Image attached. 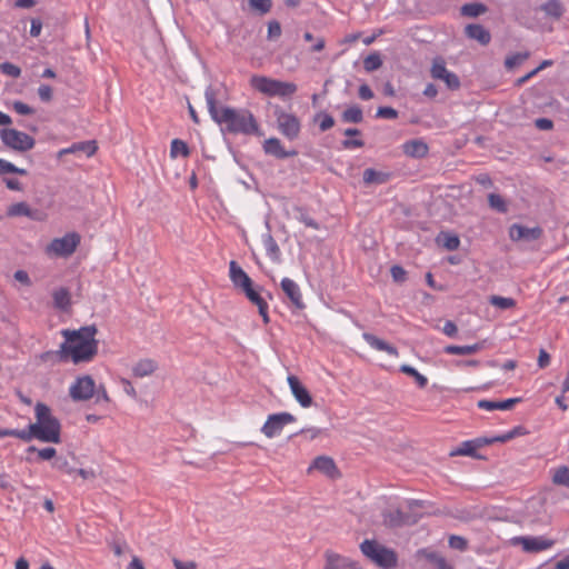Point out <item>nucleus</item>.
<instances>
[{
	"label": "nucleus",
	"instance_id": "9",
	"mask_svg": "<svg viewBox=\"0 0 569 569\" xmlns=\"http://www.w3.org/2000/svg\"><path fill=\"white\" fill-rule=\"evenodd\" d=\"M430 76L435 80L445 82L449 90H458L461 86L459 77L447 69L446 62L441 57L432 60Z\"/></svg>",
	"mask_w": 569,
	"mask_h": 569
},
{
	"label": "nucleus",
	"instance_id": "42",
	"mask_svg": "<svg viewBox=\"0 0 569 569\" xmlns=\"http://www.w3.org/2000/svg\"><path fill=\"white\" fill-rule=\"evenodd\" d=\"M488 202L491 209L506 213L508 211V204L506 200L498 193H490L488 196Z\"/></svg>",
	"mask_w": 569,
	"mask_h": 569
},
{
	"label": "nucleus",
	"instance_id": "4",
	"mask_svg": "<svg viewBox=\"0 0 569 569\" xmlns=\"http://www.w3.org/2000/svg\"><path fill=\"white\" fill-rule=\"evenodd\" d=\"M250 86L269 97L286 98L296 93L297 86L293 82L280 81L264 76L254 74L250 78Z\"/></svg>",
	"mask_w": 569,
	"mask_h": 569
},
{
	"label": "nucleus",
	"instance_id": "16",
	"mask_svg": "<svg viewBox=\"0 0 569 569\" xmlns=\"http://www.w3.org/2000/svg\"><path fill=\"white\" fill-rule=\"evenodd\" d=\"M229 277L233 286L242 291L253 284L251 278L233 260L229 263Z\"/></svg>",
	"mask_w": 569,
	"mask_h": 569
},
{
	"label": "nucleus",
	"instance_id": "20",
	"mask_svg": "<svg viewBox=\"0 0 569 569\" xmlns=\"http://www.w3.org/2000/svg\"><path fill=\"white\" fill-rule=\"evenodd\" d=\"M263 151L267 154L273 156L277 159H286L295 157L297 151H286L281 141L278 138H269L263 142Z\"/></svg>",
	"mask_w": 569,
	"mask_h": 569
},
{
	"label": "nucleus",
	"instance_id": "49",
	"mask_svg": "<svg viewBox=\"0 0 569 569\" xmlns=\"http://www.w3.org/2000/svg\"><path fill=\"white\" fill-rule=\"evenodd\" d=\"M40 360L43 362H57L66 359L64 352H62V346L58 351H46L39 356Z\"/></svg>",
	"mask_w": 569,
	"mask_h": 569
},
{
	"label": "nucleus",
	"instance_id": "12",
	"mask_svg": "<svg viewBox=\"0 0 569 569\" xmlns=\"http://www.w3.org/2000/svg\"><path fill=\"white\" fill-rule=\"evenodd\" d=\"M512 543L515 546H521L526 552H540L550 549L555 545V541L542 536H519L512 538Z\"/></svg>",
	"mask_w": 569,
	"mask_h": 569
},
{
	"label": "nucleus",
	"instance_id": "25",
	"mask_svg": "<svg viewBox=\"0 0 569 569\" xmlns=\"http://www.w3.org/2000/svg\"><path fill=\"white\" fill-rule=\"evenodd\" d=\"M520 401V398H510L501 401L493 400H479L478 408L492 411V410H510L516 403Z\"/></svg>",
	"mask_w": 569,
	"mask_h": 569
},
{
	"label": "nucleus",
	"instance_id": "29",
	"mask_svg": "<svg viewBox=\"0 0 569 569\" xmlns=\"http://www.w3.org/2000/svg\"><path fill=\"white\" fill-rule=\"evenodd\" d=\"M403 152L412 158H422L428 153V146L421 140H410L402 146Z\"/></svg>",
	"mask_w": 569,
	"mask_h": 569
},
{
	"label": "nucleus",
	"instance_id": "37",
	"mask_svg": "<svg viewBox=\"0 0 569 569\" xmlns=\"http://www.w3.org/2000/svg\"><path fill=\"white\" fill-rule=\"evenodd\" d=\"M387 179H388L387 173L376 171L375 169L368 168L363 171V182L367 184H371V183L381 184V183H385L387 181Z\"/></svg>",
	"mask_w": 569,
	"mask_h": 569
},
{
	"label": "nucleus",
	"instance_id": "19",
	"mask_svg": "<svg viewBox=\"0 0 569 569\" xmlns=\"http://www.w3.org/2000/svg\"><path fill=\"white\" fill-rule=\"evenodd\" d=\"M310 469H316L332 479L338 478L340 476L336 462L333 461L332 458L327 456L317 457L313 460V463L310 467Z\"/></svg>",
	"mask_w": 569,
	"mask_h": 569
},
{
	"label": "nucleus",
	"instance_id": "23",
	"mask_svg": "<svg viewBox=\"0 0 569 569\" xmlns=\"http://www.w3.org/2000/svg\"><path fill=\"white\" fill-rule=\"evenodd\" d=\"M465 34L469 39L476 40L482 46H487L491 40L490 32L485 27L477 23L466 26Z\"/></svg>",
	"mask_w": 569,
	"mask_h": 569
},
{
	"label": "nucleus",
	"instance_id": "64",
	"mask_svg": "<svg viewBox=\"0 0 569 569\" xmlns=\"http://www.w3.org/2000/svg\"><path fill=\"white\" fill-rule=\"evenodd\" d=\"M550 363V356L549 353L545 350V349H541L539 351V357H538V366L539 368H546L548 367Z\"/></svg>",
	"mask_w": 569,
	"mask_h": 569
},
{
	"label": "nucleus",
	"instance_id": "44",
	"mask_svg": "<svg viewBox=\"0 0 569 569\" xmlns=\"http://www.w3.org/2000/svg\"><path fill=\"white\" fill-rule=\"evenodd\" d=\"M489 302L502 310L510 309L516 306V301L512 298L491 296Z\"/></svg>",
	"mask_w": 569,
	"mask_h": 569
},
{
	"label": "nucleus",
	"instance_id": "5",
	"mask_svg": "<svg viewBox=\"0 0 569 569\" xmlns=\"http://www.w3.org/2000/svg\"><path fill=\"white\" fill-rule=\"evenodd\" d=\"M81 242L78 232H68L61 238H54L46 248L44 253L49 258H69L74 253Z\"/></svg>",
	"mask_w": 569,
	"mask_h": 569
},
{
	"label": "nucleus",
	"instance_id": "2",
	"mask_svg": "<svg viewBox=\"0 0 569 569\" xmlns=\"http://www.w3.org/2000/svg\"><path fill=\"white\" fill-rule=\"evenodd\" d=\"M96 333V326H87L73 331L63 330L66 342L62 343V352H64V357L70 356L74 363L92 360L98 352Z\"/></svg>",
	"mask_w": 569,
	"mask_h": 569
},
{
	"label": "nucleus",
	"instance_id": "17",
	"mask_svg": "<svg viewBox=\"0 0 569 569\" xmlns=\"http://www.w3.org/2000/svg\"><path fill=\"white\" fill-rule=\"evenodd\" d=\"M7 214L9 217H28L31 220L42 221L43 213L40 210L31 209L27 202H17L8 208Z\"/></svg>",
	"mask_w": 569,
	"mask_h": 569
},
{
	"label": "nucleus",
	"instance_id": "26",
	"mask_svg": "<svg viewBox=\"0 0 569 569\" xmlns=\"http://www.w3.org/2000/svg\"><path fill=\"white\" fill-rule=\"evenodd\" d=\"M325 569H361L356 562L333 553H327Z\"/></svg>",
	"mask_w": 569,
	"mask_h": 569
},
{
	"label": "nucleus",
	"instance_id": "33",
	"mask_svg": "<svg viewBox=\"0 0 569 569\" xmlns=\"http://www.w3.org/2000/svg\"><path fill=\"white\" fill-rule=\"evenodd\" d=\"M3 436H11L23 441H31L32 439H37L38 431L32 430V423L28 426L27 429H8L2 432Z\"/></svg>",
	"mask_w": 569,
	"mask_h": 569
},
{
	"label": "nucleus",
	"instance_id": "57",
	"mask_svg": "<svg viewBox=\"0 0 569 569\" xmlns=\"http://www.w3.org/2000/svg\"><path fill=\"white\" fill-rule=\"evenodd\" d=\"M38 96L41 101L49 102L52 99V89L48 84H41L38 88Z\"/></svg>",
	"mask_w": 569,
	"mask_h": 569
},
{
	"label": "nucleus",
	"instance_id": "41",
	"mask_svg": "<svg viewBox=\"0 0 569 569\" xmlns=\"http://www.w3.org/2000/svg\"><path fill=\"white\" fill-rule=\"evenodd\" d=\"M400 371L408 376H411L420 388H425L428 383L427 377L418 372L413 367L409 365H402L400 367Z\"/></svg>",
	"mask_w": 569,
	"mask_h": 569
},
{
	"label": "nucleus",
	"instance_id": "47",
	"mask_svg": "<svg viewBox=\"0 0 569 569\" xmlns=\"http://www.w3.org/2000/svg\"><path fill=\"white\" fill-rule=\"evenodd\" d=\"M418 556L425 558L435 567L439 566V563L445 560V558L440 553L432 551L430 549H420L418 551Z\"/></svg>",
	"mask_w": 569,
	"mask_h": 569
},
{
	"label": "nucleus",
	"instance_id": "11",
	"mask_svg": "<svg viewBox=\"0 0 569 569\" xmlns=\"http://www.w3.org/2000/svg\"><path fill=\"white\" fill-rule=\"evenodd\" d=\"M96 383L90 376H82L76 379L70 386L69 395L74 401L89 400L94 396Z\"/></svg>",
	"mask_w": 569,
	"mask_h": 569
},
{
	"label": "nucleus",
	"instance_id": "53",
	"mask_svg": "<svg viewBox=\"0 0 569 569\" xmlns=\"http://www.w3.org/2000/svg\"><path fill=\"white\" fill-rule=\"evenodd\" d=\"M376 117L393 120L398 118V111L391 107H379Z\"/></svg>",
	"mask_w": 569,
	"mask_h": 569
},
{
	"label": "nucleus",
	"instance_id": "62",
	"mask_svg": "<svg viewBox=\"0 0 569 569\" xmlns=\"http://www.w3.org/2000/svg\"><path fill=\"white\" fill-rule=\"evenodd\" d=\"M535 126L539 130H550L553 127V122L548 118H538L535 121Z\"/></svg>",
	"mask_w": 569,
	"mask_h": 569
},
{
	"label": "nucleus",
	"instance_id": "52",
	"mask_svg": "<svg viewBox=\"0 0 569 569\" xmlns=\"http://www.w3.org/2000/svg\"><path fill=\"white\" fill-rule=\"evenodd\" d=\"M318 119H320L319 129L322 132L331 129L335 126V119L328 113L322 112L317 114L316 120Z\"/></svg>",
	"mask_w": 569,
	"mask_h": 569
},
{
	"label": "nucleus",
	"instance_id": "21",
	"mask_svg": "<svg viewBox=\"0 0 569 569\" xmlns=\"http://www.w3.org/2000/svg\"><path fill=\"white\" fill-rule=\"evenodd\" d=\"M97 151V146L94 141H83V142H77L72 146L59 150L57 157L60 159L61 157L66 154H77V153H83L86 157H91Z\"/></svg>",
	"mask_w": 569,
	"mask_h": 569
},
{
	"label": "nucleus",
	"instance_id": "55",
	"mask_svg": "<svg viewBox=\"0 0 569 569\" xmlns=\"http://www.w3.org/2000/svg\"><path fill=\"white\" fill-rule=\"evenodd\" d=\"M281 36V26L278 21L272 20L268 23V39H277Z\"/></svg>",
	"mask_w": 569,
	"mask_h": 569
},
{
	"label": "nucleus",
	"instance_id": "59",
	"mask_svg": "<svg viewBox=\"0 0 569 569\" xmlns=\"http://www.w3.org/2000/svg\"><path fill=\"white\" fill-rule=\"evenodd\" d=\"M56 453H57V451L52 447L37 450V455H38L39 459H41V460H50L56 457Z\"/></svg>",
	"mask_w": 569,
	"mask_h": 569
},
{
	"label": "nucleus",
	"instance_id": "7",
	"mask_svg": "<svg viewBox=\"0 0 569 569\" xmlns=\"http://www.w3.org/2000/svg\"><path fill=\"white\" fill-rule=\"evenodd\" d=\"M0 137L8 148L20 152L31 150L36 143L31 136L16 129H2Z\"/></svg>",
	"mask_w": 569,
	"mask_h": 569
},
{
	"label": "nucleus",
	"instance_id": "54",
	"mask_svg": "<svg viewBox=\"0 0 569 569\" xmlns=\"http://www.w3.org/2000/svg\"><path fill=\"white\" fill-rule=\"evenodd\" d=\"M52 466L53 468L64 471L67 473H72L74 471V469L69 466L68 460L62 457L56 458L54 461L52 462Z\"/></svg>",
	"mask_w": 569,
	"mask_h": 569
},
{
	"label": "nucleus",
	"instance_id": "63",
	"mask_svg": "<svg viewBox=\"0 0 569 569\" xmlns=\"http://www.w3.org/2000/svg\"><path fill=\"white\" fill-rule=\"evenodd\" d=\"M358 93H359V98L362 100H366V101L373 98V92L368 84H361L359 87Z\"/></svg>",
	"mask_w": 569,
	"mask_h": 569
},
{
	"label": "nucleus",
	"instance_id": "3",
	"mask_svg": "<svg viewBox=\"0 0 569 569\" xmlns=\"http://www.w3.org/2000/svg\"><path fill=\"white\" fill-rule=\"evenodd\" d=\"M36 422L32 423V430L38 431L37 439L42 442L59 443L61 425L52 415L51 409L38 402L34 407Z\"/></svg>",
	"mask_w": 569,
	"mask_h": 569
},
{
	"label": "nucleus",
	"instance_id": "18",
	"mask_svg": "<svg viewBox=\"0 0 569 569\" xmlns=\"http://www.w3.org/2000/svg\"><path fill=\"white\" fill-rule=\"evenodd\" d=\"M280 284L282 291L286 293L291 303L298 309H303L305 303L298 283L291 280L290 278H283Z\"/></svg>",
	"mask_w": 569,
	"mask_h": 569
},
{
	"label": "nucleus",
	"instance_id": "14",
	"mask_svg": "<svg viewBox=\"0 0 569 569\" xmlns=\"http://www.w3.org/2000/svg\"><path fill=\"white\" fill-rule=\"evenodd\" d=\"M287 380L293 397L300 406L303 408L310 407L312 405V397L299 379L296 376H289Z\"/></svg>",
	"mask_w": 569,
	"mask_h": 569
},
{
	"label": "nucleus",
	"instance_id": "1",
	"mask_svg": "<svg viewBox=\"0 0 569 569\" xmlns=\"http://www.w3.org/2000/svg\"><path fill=\"white\" fill-rule=\"evenodd\" d=\"M204 98L208 111L211 118L220 126H224V130L230 133L253 134L259 130V126L253 114L248 110H236L230 107L218 108L217 92L213 87L209 86L204 91Z\"/></svg>",
	"mask_w": 569,
	"mask_h": 569
},
{
	"label": "nucleus",
	"instance_id": "28",
	"mask_svg": "<svg viewBox=\"0 0 569 569\" xmlns=\"http://www.w3.org/2000/svg\"><path fill=\"white\" fill-rule=\"evenodd\" d=\"M262 242L266 250L267 256L273 261V262H280L281 261V251L276 242L274 238L270 232H267L262 234Z\"/></svg>",
	"mask_w": 569,
	"mask_h": 569
},
{
	"label": "nucleus",
	"instance_id": "61",
	"mask_svg": "<svg viewBox=\"0 0 569 569\" xmlns=\"http://www.w3.org/2000/svg\"><path fill=\"white\" fill-rule=\"evenodd\" d=\"M14 279L24 286H31V280L27 271L17 270L13 274Z\"/></svg>",
	"mask_w": 569,
	"mask_h": 569
},
{
	"label": "nucleus",
	"instance_id": "50",
	"mask_svg": "<svg viewBox=\"0 0 569 569\" xmlns=\"http://www.w3.org/2000/svg\"><path fill=\"white\" fill-rule=\"evenodd\" d=\"M0 71L3 74L12 77V78H19L21 74V69L11 62L0 63Z\"/></svg>",
	"mask_w": 569,
	"mask_h": 569
},
{
	"label": "nucleus",
	"instance_id": "56",
	"mask_svg": "<svg viewBox=\"0 0 569 569\" xmlns=\"http://www.w3.org/2000/svg\"><path fill=\"white\" fill-rule=\"evenodd\" d=\"M391 277L396 282H403L406 280L407 272L400 266H392L390 269Z\"/></svg>",
	"mask_w": 569,
	"mask_h": 569
},
{
	"label": "nucleus",
	"instance_id": "35",
	"mask_svg": "<svg viewBox=\"0 0 569 569\" xmlns=\"http://www.w3.org/2000/svg\"><path fill=\"white\" fill-rule=\"evenodd\" d=\"M341 120L346 123H360L363 120L362 109L358 106H352L346 109L341 114Z\"/></svg>",
	"mask_w": 569,
	"mask_h": 569
},
{
	"label": "nucleus",
	"instance_id": "39",
	"mask_svg": "<svg viewBox=\"0 0 569 569\" xmlns=\"http://www.w3.org/2000/svg\"><path fill=\"white\" fill-rule=\"evenodd\" d=\"M529 52L528 51H525V52H517V53H513V54H510L506 58L505 60V67L507 70H512L515 69L516 67H519L521 66L528 58H529Z\"/></svg>",
	"mask_w": 569,
	"mask_h": 569
},
{
	"label": "nucleus",
	"instance_id": "22",
	"mask_svg": "<svg viewBox=\"0 0 569 569\" xmlns=\"http://www.w3.org/2000/svg\"><path fill=\"white\" fill-rule=\"evenodd\" d=\"M243 293L246 297L250 300L251 303L258 307L259 315L262 317V320L264 323L269 322V316H268V303L267 301L260 296V293L254 290L253 284L246 290H243Z\"/></svg>",
	"mask_w": 569,
	"mask_h": 569
},
{
	"label": "nucleus",
	"instance_id": "46",
	"mask_svg": "<svg viewBox=\"0 0 569 569\" xmlns=\"http://www.w3.org/2000/svg\"><path fill=\"white\" fill-rule=\"evenodd\" d=\"M4 173H17L20 176H26L28 171L23 168L16 167L13 163L4 159H0V176Z\"/></svg>",
	"mask_w": 569,
	"mask_h": 569
},
{
	"label": "nucleus",
	"instance_id": "51",
	"mask_svg": "<svg viewBox=\"0 0 569 569\" xmlns=\"http://www.w3.org/2000/svg\"><path fill=\"white\" fill-rule=\"evenodd\" d=\"M449 547L459 551H465L468 548V541L461 536L452 535L449 537Z\"/></svg>",
	"mask_w": 569,
	"mask_h": 569
},
{
	"label": "nucleus",
	"instance_id": "27",
	"mask_svg": "<svg viewBox=\"0 0 569 569\" xmlns=\"http://www.w3.org/2000/svg\"><path fill=\"white\" fill-rule=\"evenodd\" d=\"M158 369V363L152 359H141L132 367V373L137 378L151 376Z\"/></svg>",
	"mask_w": 569,
	"mask_h": 569
},
{
	"label": "nucleus",
	"instance_id": "6",
	"mask_svg": "<svg viewBox=\"0 0 569 569\" xmlns=\"http://www.w3.org/2000/svg\"><path fill=\"white\" fill-rule=\"evenodd\" d=\"M360 549L367 558L385 569L393 568L397 565V556L395 551L373 540H365L360 545Z\"/></svg>",
	"mask_w": 569,
	"mask_h": 569
},
{
	"label": "nucleus",
	"instance_id": "48",
	"mask_svg": "<svg viewBox=\"0 0 569 569\" xmlns=\"http://www.w3.org/2000/svg\"><path fill=\"white\" fill-rule=\"evenodd\" d=\"M442 239V244L446 249L452 251L457 250L460 246V240L457 236L450 233H442L439 240Z\"/></svg>",
	"mask_w": 569,
	"mask_h": 569
},
{
	"label": "nucleus",
	"instance_id": "45",
	"mask_svg": "<svg viewBox=\"0 0 569 569\" xmlns=\"http://www.w3.org/2000/svg\"><path fill=\"white\" fill-rule=\"evenodd\" d=\"M552 481L556 485H561L569 488V468L566 466L558 468L553 473Z\"/></svg>",
	"mask_w": 569,
	"mask_h": 569
},
{
	"label": "nucleus",
	"instance_id": "38",
	"mask_svg": "<svg viewBox=\"0 0 569 569\" xmlns=\"http://www.w3.org/2000/svg\"><path fill=\"white\" fill-rule=\"evenodd\" d=\"M476 442L473 440L463 441L458 448L450 452V456H470L478 457L476 455Z\"/></svg>",
	"mask_w": 569,
	"mask_h": 569
},
{
	"label": "nucleus",
	"instance_id": "58",
	"mask_svg": "<svg viewBox=\"0 0 569 569\" xmlns=\"http://www.w3.org/2000/svg\"><path fill=\"white\" fill-rule=\"evenodd\" d=\"M12 107H13V110L19 114L28 116V114L33 113V109L22 101L13 102Z\"/></svg>",
	"mask_w": 569,
	"mask_h": 569
},
{
	"label": "nucleus",
	"instance_id": "15",
	"mask_svg": "<svg viewBox=\"0 0 569 569\" xmlns=\"http://www.w3.org/2000/svg\"><path fill=\"white\" fill-rule=\"evenodd\" d=\"M418 521V516H410L401 509L390 510L383 513V522L390 527L412 525Z\"/></svg>",
	"mask_w": 569,
	"mask_h": 569
},
{
	"label": "nucleus",
	"instance_id": "60",
	"mask_svg": "<svg viewBox=\"0 0 569 569\" xmlns=\"http://www.w3.org/2000/svg\"><path fill=\"white\" fill-rule=\"evenodd\" d=\"M172 563L174 569H197V563L194 561H181L178 558L172 559Z\"/></svg>",
	"mask_w": 569,
	"mask_h": 569
},
{
	"label": "nucleus",
	"instance_id": "30",
	"mask_svg": "<svg viewBox=\"0 0 569 569\" xmlns=\"http://www.w3.org/2000/svg\"><path fill=\"white\" fill-rule=\"evenodd\" d=\"M54 308L66 311L71 306V295L67 288H59L52 292Z\"/></svg>",
	"mask_w": 569,
	"mask_h": 569
},
{
	"label": "nucleus",
	"instance_id": "34",
	"mask_svg": "<svg viewBox=\"0 0 569 569\" xmlns=\"http://www.w3.org/2000/svg\"><path fill=\"white\" fill-rule=\"evenodd\" d=\"M540 9L549 17L559 19L563 14V6L559 0H549Z\"/></svg>",
	"mask_w": 569,
	"mask_h": 569
},
{
	"label": "nucleus",
	"instance_id": "24",
	"mask_svg": "<svg viewBox=\"0 0 569 569\" xmlns=\"http://www.w3.org/2000/svg\"><path fill=\"white\" fill-rule=\"evenodd\" d=\"M362 338L371 348H373V349H376L378 351H385L388 355L393 356V357H398L399 356L398 350H397L396 347L389 345L388 342H386L385 340L376 337L372 333L363 332L362 333Z\"/></svg>",
	"mask_w": 569,
	"mask_h": 569
},
{
	"label": "nucleus",
	"instance_id": "13",
	"mask_svg": "<svg viewBox=\"0 0 569 569\" xmlns=\"http://www.w3.org/2000/svg\"><path fill=\"white\" fill-rule=\"evenodd\" d=\"M542 236V229L540 227L528 228L522 224L513 223L509 228V237L512 241H533Z\"/></svg>",
	"mask_w": 569,
	"mask_h": 569
},
{
	"label": "nucleus",
	"instance_id": "40",
	"mask_svg": "<svg viewBox=\"0 0 569 569\" xmlns=\"http://www.w3.org/2000/svg\"><path fill=\"white\" fill-rule=\"evenodd\" d=\"M190 154V150L187 143L180 139H173L171 141L170 147V156L171 158H177L178 156L188 157Z\"/></svg>",
	"mask_w": 569,
	"mask_h": 569
},
{
	"label": "nucleus",
	"instance_id": "36",
	"mask_svg": "<svg viewBox=\"0 0 569 569\" xmlns=\"http://www.w3.org/2000/svg\"><path fill=\"white\" fill-rule=\"evenodd\" d=\"M247 2L248 10L260 16L267 14L272 9L271 0H247Z\"/></svg>",
	"mask_w": 569,
	"mask_h": 569
},
{
	"label": "nucleus",
	"instance_id": "43",
	"mask_svg": "<svg viewBox=\"0 0 569 569\" xmlns=\"http://www.w3.org/2000/svg\"><path fill=\"white\" fill-rule=\"evenodd\" d=\"M382 66V59L378 52L370 53L363 60V68L367 72L378 70Z\"/></svg>",
	"mask_w": 569,
	"mask_h": 569
},
{
	"label": "nucleus",
	"instance_id": "10",
	"mask_svg": "<svg viewBox=\"0 0 569 569\" xmlns=\"http://www.w3.org/2000/svg\"><path fill=\"white\" fill-rule=\"evenodd\" d=\"M296 421V417L289 412H279L268 416L267 421L261 428V432L267 438L279 436L284 426Z\"/></svg>",
	"mask_w": 569,
	"mask_h": 569
},
{
	"label": "nucleus",
	"instance_id": "32",
	"mask_svg": "<svg viewBox=\"0 0 569 569\" xmlns=\"http://www.w3.org/2000/svg\"><path fill=\"white\" fill-rule=\"evenodd\" d=\"M482 347H483L482 343H475V345H470V346L450 345L445 348V352L448 355H461V356L473 355V353L480 351L482 349Z\"/></svg>",
	"mask_w": 569,
	"mask_h": 569
},
{
	"label": "nucleus",
	"instance_id": "31",
	"mask_svg": "<svg viewBox=\"0 0 569 569\" xmlns=\"http://www.w3.org/2000/svg\"><path fill=\"white\" fill-rule=\"evenodd\" d=\"M487 11L488 7L480 2L466 3L460 8V13L468 18H477L485 14Z\"/></svg>",
	"mask_w": 569,
	"mask_h": 569
},
{
	"label": "nucleus",
	"instance_id": "8",
	"mask_svg": "<svg viewBox=\"0 0 569 569\" xmlns=\"http://www.w3.org/2000/svg\"><path fill=\"white\" fill-rule=\"evenodd\" d=\"M278 130L289 140H296L301 131L300 120L293 114L283 110H276Z\"/></svg>",
	"mask_w": 569,
	"mask_h": 569
}]
</instances>
